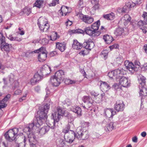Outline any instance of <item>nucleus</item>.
I'll use <instances>...</instances> for the list:
<instances>
[{"label":"nucleus","mask_w":147,"mask_h":147,"mask_svg":"<svg viewBox=\"0 0 147 147\" xmlns=\"http://www.w3.org/2000/svg\"><path fill=\"white\" fill-rule=\"evenodd\" d=\"M18 129L14 128L13 129L9 130L4 135L5 139L10 142L15 140L18 132Z\"/></svg>","instance_id":"obj_1"},{"label":"nucleus","mask_w":147,"mask_h":147,"mask_svg":"<svg viewBox=\"0 0 147 147\" xmlns=\"http://www.w3.org/2000/svg\"><path fill=\"white\" fill-rule=\"evenodd\" d=\"M37 53L38 59L40 62H43L46 59L47 57V51L45 48L41 47L39 49L31 52V53Z\"/></svg>","instance_id":"obj_2"},{"label":"nucleus","mask_w":147,"mask_h":147,"mask_svg":"<svg viewBox=\"0 0 147 147\" xmlns=\"http://www.w3.org/2000/svg\"><path fill=\"white\" fill-rule=\"evenodd\" d=\"M5 39V37L2 33L0 32V41L1 44V49L3 51L9 52L11 49V45L6 43Z\"/></svg>","instance_id":"obj_3"},{"label":"nucleus","mask_w":147,"mask_h":147,"mask_svg":"<svg viewBox=\"0 0 147 147\" xmlns=\"http://www.w3.org/2000/svg\"><path fill=\"white\" fill-rule=\"evenodd\" d=\"M65 111L59 107L57 109L52 113V116L54 121L58 122L61 119V116L65 114Z\"/></svg>","instance_id":"obj_4"},{"label":"nucleus","mask_w":147,"mask_h":147,"mask_svg":"<svg viewBox=\"0 0 147 147\" xmlns=\"http://www.w3.org/2000/svg\"><path fill=\"white\" fill-rule=\"evenodd\" d=\"M124 71L123 69H116L109 72L108 74V76L111 78H113L114 77L115 78L119 79L121 77V75L124 74Z\"/></svg>","instance_id":"obj_5"},{"label":"nucleus","mask_w":147,"mask_h":147,"mask_svg":"<svg viewBox=\"0 0 147 147\" xmlns=\"http://www.w3.org/2000/svg\"><path fill=\"white\" fill-rule=\"evenodd\" d=\"M76 15L82 21L88 24L91 23L94 21L93 18L87 15H84L81 13L78 12L76 13Z\"/></svg>","instance_id":"obj_6"},{"label":"nucleus","mask_w":147,"mask_h":147,"mask_svg":"<svg viewBox=\"0 0 147 147\" xmlns=\"http://www.w3.org/2000/svg\"><path fill=\"white\" fill-rule=\"evenodd\" d=\"M64 137L66 141L69 143H72L74 139L76 138L74 132L70 130L69 133H67L65 134Z\"/></svg>","instance_id":"obj_7"},{"label":"nucleus","mask_w":147,"mask_h":147,"mask_svg":"<svg viewBox=\"0 0 147 147\" xmlns=\"http://www.w3.org/2000/svg\"><path fill=\"white\" fill-rule=\"evenodd\" d=\"M131 19V17L129 15L126 14L122 18L119 22L118 24L123 27L125 26L129 22H130Z\"/></svg>","instance_id":"obj_8"},{"label":"nucleus","mask_w":147,"mask_h":147,"mask_svg":"<svg viewBox=\"0 0 147 147\" xmlns=\"http://www.w3.org/2000/svg\"><path fill=\"white\" fill-rule=\"evenodd\" d=\"M83 100L84 103V105L83 106L84 108L88 109L92 105L93 102L92 98L88 96H85L83 98Z\"/></svg>","instance_id":"obj_9"},{"label":"nucleus","mask_w":147,"mask_h":147,"mask_svg":"<svg viewBox=\"0 0 147 147\" xmlns=\"http://www.w3.org/2000/svg\"><path fill=\"white\" fill-rule=\"evenodd\" d=\"M121 78L120 80V84L123 86L125 87H127L130 85V82L128 78L122 77L121 75Z\"/></svg>","instance_id":"obj_10"},{"label":"nucleus","mask_w":147,"mask_h":147,"mask_svg":"<svg viewBox=\"0 0 147 147\" xmlns=\"http://www.w3.org/2000/svg\"><path fill=\"white\" fill-rule=\"evenodd\" d=\"M124 108V105L123 102L121 100L117 101L114 105V109L118 111H122Z\"/></svg>","instance_id":"obj_11"},{"label":"nucleus","mask_w":147,"mask_h":147,"mask_svg":"<svg viewBox=\"0 0 147 147\" xmlns=\"http://www.w3.org/2000/svg\"><path fill=\"white\" fill-rule=\"evenodd\" d=\"M100 88L103 92H106L110 89L111 87L109 84L105 82L100 81Z\"/></svg>","instance_id":"obj_12"},{"label":"nucleus","mask_w":147,"mask_h":147,"mask_svg":"<svg viewBox=\"0 0 147 147\" xmlns=\"http://www.w3.org/2000/svg\"><path fill=\"white\" fill-rule=\"evenodd\" d=\"M124 65L126 68L131 73L136 70L135 66L133 63L129 62L128 61H125Z\"/></svg>","instance_id":"obj_13"},{"label":"nucleus","mask_w":147,"mask_h":147,"mask_svg":"<svg viewBox=\"0 0 147 147\" xmlns=\"http://www.w3.org/2000/svg\"><path fill=\"white\" fill-rule=\"evenodd\" d=\"M61 81L55 76L51 77L50 79V82L54 86H57L61 83Z\"/></svg>","instance_id":"obj_14"},{"label":"nucleus","mask_w":147,"mask_h":147,"mask_svg":"<svg viewBox=\"0 0 147 147\" xmlns=\"http://www.w3.org/2000/svg\"><path fill=\"white\" fill-rule=\"evenodd\" d=\"M40 71L43 75H47L49 74L51 71L50 67L47 65H44L40 69Z\"/></svg>","instance_id":"obj_15"},{"label":"nucleus","mask_w":147,"mask_h":147,"mask_svg":"<svg viewBox=\"0 0 147 147\" xmlns=\"http://www.w3.org/2000/svg\"><path fill=\"white\" fill-rule=\"evenodd\" d=\"M36 121H33L30 124L28 127H26L24 129V131L25 132H30V131H33L34 129H36L35 128L34 126L35 122Z\"/></svg>","instance_id":"obj_16"},{"label":"nucleus","mask_w":147,"mask_h":147,"mask_svg":"<svg viewBox=\"0 0 147 147\" xmlns=\"http://www.w3.org/2000/svg\"><path fill=\"white\" fill-rule=\"evenodd\" d=\"M10 95L7 94L0 102V109L3 108L7 106L6 104L7 101L9 100L10 97Z\"/></svg>","instance_id":"obj_17"},{"label":"nucleus","mask_w":147,"mask_h":147,"mask_svg":"<svg viewBox=\"0 0 147 147\" xmlns=\"http://www.w3.org/2000/svg\"><path fill=\"white\" fill-rule=\"evenodd\" d=\"M138 25L144 32L146 33L147 31V25L145 22L142 21H139L138 23Z\"/></svg>","instance_id":"obj_18"},{"label":"nucleus","mask_w":147,"mask_h":147,"mask_svg":"<svg viewBox=\"0 0 147 147\" xmlns=\"http://www.w3.org/2000/svg\"><path fill=\"white\" fill-rule=\"evenodd\" d=\"M105 115L109 118L112 117L116 113L115 111H113V109H107L105 110Z\"/></svg>","instance_id":"obj_19"},{"label":"nucleus","mask_w":147,"mask_h":147,"mask_svg":"<svg viewBox=\"0 0 147 147\" xmlns=\"http://www.w3.org/2000/svg\"><path fill=\"white\" fill-rule=\"evenodd\" d=\"M84 45H86L85 48L89 51L92 49L94 46V42L91 40H88L87 42H84Z\"/></svg>","instance_id":"obj_20"},{"label":"nucleus","mask_w":147,"mask_h":147,"mask_svg":"<svg viewBox=\"0 0 147 147\" xmlns=\"http://www.w3.org/2000/svg\"><path fill=\"white\" fill-rule=\"evenodd\" d=\"M139 88L140 89L139 94L140 96L142 97L146 96L147 95V89L144 87V86H139Z\"/></svg>","instance_id":"obj_21"},{"label":"nucleus","mask_w":147,"mask_h":147,"mask_svg":"<svg viewBox=\"0 0 147 147\" xmlns=\"http://www.w3.org/2000/svg\"><path fill=\"white\" fill-rule=\"evenodd\" d=\"M138 80L139 85L141 86H145V78L141 74L139 75L138 76Z\"/></svg>","instance_id":"obj_22"},{"label":"nucleus","mask_w":147,"mask_h":147,"mask_svg":"<svg viewBox=\"0 0 147 147\" xmlns=\"http://www.w3.org/2000/svg\"><path fill=\"white\" fill-rule=\"evenodd\" d=\"M84 131L83 129L81 127L78 128L77 129V133L75 134L76 138L78 139L81 140V136H82Z\"/></svg>","instance_id":"obj_23"},{"label":"nucleus","mask_w":147,"mask_h":147,"mask_svg":"<svg viewBox=\"0 0 147 147\" xmlns=\"http://www.w3.org/2000/svg\"><path fill=\"white\" fill-rule=\"evenodd\" d=\"M59 12L60 14L63 16H65L69 13L68 7L64 6H62L61 10L59 11Z\"/></svg>","instance_id":"obj_24"},{"label":"nucleus","mask_w":147,"mask_h":147,"mask_svg":"<svg viewBox=\"0 0 147 147\" xmlns=\"http://www.w3.org/2000/svg\"><path fill=\"white\" fill-rule=\"evenodd\" d=\"M66 45L64 43H62L57 42L56 43V48L61 51L63 52L65 49Z\"/></svg>","instance_id":"obj_25"},{"label":"nucleus","mask_w":147,"mask_h":147,"mask_svg":"<svg viewBox=\"0 0 147 147\" xmlns=\"http://www.w3.org/2000/svg\"><path fill=\"white\" fill-rule=\"evenodd\" d=\"M71 110L73 112H75L78 116H81L82 110L79 107L74 106L71 108Z\"/></svg>","instance_id":"obj_26"},{"label":"nucleus","mask_w":147,"mask_h":147,"mask_svg":"<svg viewBox=\"0 0 147 147\" xmlns=\"http://www.w3.org/2000/svg\"><path fill=\"white\" fill-rule=\"evenodd\" d=\"M82 47V45L76 40H74L72 47L73 48L77 50L81 49Z\"/></svg>","instance_id":"obj_27"},{"label":"nucleus","mask_w":147,"mask_h":147,"mask_svg":"<svg viewBox=\"0 0 147 147\" xmlns=\"http://www.w3.org/2000/svg\"><path fill=\"white\" fill-rule=\"evenodd\" d=\"M85 32L88 34L90 36H94L96 33L91 27H87L85 29Z\"/></svg>","instance_id":"obj_28"},{"label":"nucleus","mask_w":147,"mask_h":147,"mask_svg":"<svg viewBox=\"0 0 147 147\" xmlns=\"http://www.w3.org/2000/svg\"><path fill=\"white\" fill-rule=\"evenodd\" d=\"M37 24L38 26L42 25V24H49L47 20L45 18L42 17H40L38 19Z\"/></svg>","instance_id":"obj_29"},{"label":"nucleus","mask_w":147,"mask_h":147,"mask_svg":"<svg viewBox=\"0 0 147 147\" xmlns=\"http://www.w3.org/2000/svg\"><path fill=\"white\" fill-rule=\"evenodd\" d=\"M124 30L123 27H119L115 30L114 34L116 36H120L124 34Z\"/></svg>","instance_id":"obj_30"},{"label":"nucleus","mask_w":147,"mask_h":147,"mask_svg":"<svg viewBox=\"0 0 147 147\" xmlns=\"http://www.w3.org/2000/svg\"><path fill=\"white\" fill-rule=\"evenodd\" d=\"M64 75V71L63 70H59L55 73V76L61 81Z\"/></svg>","instance_id":"obj_31"},{"label":"nucleus","mask_w":147,"mask_h":147,"mask_svg":"<svg viewBox=\"0 0 147 147\" xmlns=\"http://www.w3.org/2000/svg\"><path fill=\"white\" fill-rule=\"evenodd\" d=\"M31 9L28 7H25L24 8L21 10V11L20 13V15H22L24 14L28 15L31 13Z\"/></svg>","instance_id":"obj_32"},{"label":"nucleus","mask_w":147,"mask_h":147,"mask_svg":"<svg viewBox=\"0 0 147 147\" xmlns=\"http://www.w3.org/2000/svg\"><path fill=\"white\" fill-rule=\"evenodd\" d=\"M103 38L105 42L107 44L110 43L113 40V37L108 35H104L103 36Z\"/></svg>","instance_id":"obj_33"},{"label":"nucleus","mask_w":147,"mask_h":147,"mask_svg":"<svg viewBox=\"0 0 147 147\" xmlns=\"http://www.w3.org/2000/svg\"><path fill=\"white\" fill-rule=\"evenodd\" d=\"M28 137L30 143H32L33 142H34L36 141L35 136L33 133H30L28 135Z\"/></svg>","instance_id":"obj_34"},{"label":"nucleus","mask_w":147,"mask_h":147,"mask_svg":"<svg viewBox=\"0 0 147 147\" xmlns=\"http://www.w3.org/2000/svg\"><path fill=\"white\" fill-rule=\"evenodd\" d=\"M36 121L35 122L34 126L35 127H39L40 125L42 124V122L45 121V120H43L42 119L40 118L39 117H38V119L37 120H34L33 121Z\"/></svg>","instance_id":"obj_35"},{"label":"nucleus","mask_w":147,"mask_h":147,"mask_svg":"<svg viewBox=\"0 0 147 147\" xmlns=\"http://www.w3.org/2000/svg\"><path fill=\"white\" fill-rule=\"evenodd\" d=\"M56 121H54V120L50 121L48 122V126L49 127H50L52 129H54L57 127L58 126L55 125Z\"/></svg>","instance_id":"obj_36"},{"label":"nucleus","mask_w":147,"mask_h":147,"mask_svg":"<svg viewBox=\"0 0 147 147\" xmlns=\"http://www.w3.org/2000/svg\"><path fill=\"white\" fill-rule=\"evenodd\" d=\"M100 25V21L98 20L97 22L91 25V27L96 33V31L98 29Z\"/></svg>","instance_id":"obj_37"},{"label":"nucleus","mask_w":147,"mask_h":147,"mask_svg":"<svg viewBox=\"0 0 147 147\" xmlns=\"http://www.w3.org/2000/svg\"><path fill=\"white\" fill-rule=\"evenodd\" d=\"M49 108V105L48 104H47L44 106L42 111H41V114H44V117H46V113L48 112Z\"/></svg>","instance_id":"obj_38"},{"label":"nucleus","mask_w":147,"mask_h":147,"mask_svg":"<svg viewBox=\"0 0 147 147\" xmlns=\"http://www.w3.org/2000/svg\"><path fill=\"white\" fill-rule=\"evenodd\" d=\"M59 36H57V34L56 32H51L50 36V40L53 41L55 40L57 38H59Z\"/></svg>","instance_id":"obj_39"},{"label":"nucleus","mask_w":147,"mask_h":147,"mask_svg":"<svg viewBox=\"0 0 147 147\" xmlns=\"http://www.w3.org/2000/svg\"><path fill=\"white\" fill-rule=\"evenodd\" d=\"M38 26L40 30L43 31H47L49 27V24H42V25H40Z\"/></svg>","instance_id":"obj_40"},{"label":"nucleus","mask_w":147,"mask_h":147,"mask_svg":"<svg viewBox=\"0 0 147 147\" xmlns=\"http://www.w3.org/2000/svg\"><path fill=\"white\" fill-rule=\"evenodd\" d=\"M49 130V127L48 126H45L41 128L39 132L40 134L43 135L47 132Z\"/></svg>","instance_id":"obj_41"},{"label":"nucleus","mask_w":147,"mask_h":147,"mask_svg":"<svg viewBox=\"0 0 147 147\" xmlns=\"http://www.w3.org/2000/svg\"><path fill=\"white\" fill-rule=\"evenodd\" d=\"M89 51L86 48H84L79 53V54L81 55L84 56L87 55L89 53Z\"/></svg>","instance_id":"obj_42"},{"label":"nucleus","mask_w":147,"mask_h":147,"mask_svg":"<svg viewBox=\"0 0 147 147\" xmlns=\"http://www.w3.org/2000/svg\"><path fill=\"white\" fill-rule=\"evenodd\" d=\"M43 3V1L37 0L34 3V6L40 8L41 7Z\"/></svg>","instance_id":"obj_43"},{"label":"nucleus","mask_w":147,"mask_h":147,"mask_svg":"<svg viewBox=\"0 0 147 147\" xmlns=\"http://www.w3.org/2000/svg\"><path fill=\"white\" fill-rule=\"evenodd\" d=\"M71 124L72 125V124L71 123H69L67 126H66L63 129V132L65 133V134H66L67 133H69L70 130L69 129L70 128V127Z\"/></svg>","instance_id":"obj_44"},{"label":"nucleus","mask_w":147,"mask_h":147,"mask_svg":"<svg viewBox=\"0 0 147 147\" xmlns=\"http://www.w3.org/2000/svg\"><path fill=\"white\" fill-rule=\"evenodd\" d=\"M77 81L74 80H71L69 79H66L64 80V82L65 84L69 85L75 84Z\"/></svg>","instance_id":"obj_45"},{"label":"nucleus","mask_w":147,"mask_h":147,"mask_svg":"<svg viewBox=\"0 0 147 147\" xmlns=\"http://www.w3.org/2000/svg\"><path fill=\"white\" fill-rule=\"evenodd\" d=\"M81 139L84 140L87 139L89 137L88 131L86 130L84 131L82 136H81Z\"/></svg>","instance_id":"obj_46"},{"label":"nucleus","mask_w":147,"mask_h":147,"mask_svg":"<svg viewBox=\"0 0 147 147\" xmlns=\"http://www.w3.org/2000/svg\"><path fill=\"white\" fill-rule=\"evenodd\" d=\"M129 9H131L135 6L136 3L132 2H129L126 3Z\"/></svg>","instance_id":"obj_47"},{"label":"nucleus","mask_w":147,"mask_h":147,"mask_svg":"<svg viewBox=\"0 0 147 147\" xmlns=\"http://www.w3.org/2000/svg\"><path fill=\"white\" fill-rule=\"evenodd\" d=\"M34 77L35 78L34 79L36 80L37 82L40 81L42 78V76L37 73L34 75Z\"/></svg>","instance_id":"obj_48"},{"label":"nucleus","mask_w":147,"mask_h":147,"mask_svg":"<svg viewBox=\"0 0 147 147\" xmlns=\"http://www.w3.org/2000/svg\"><path fill=\"white\" fill-rule=\"evenodd\" d=\"M95 102L96 103H99L102 101V97L101 95H98V94L97 95H95Z\"/></svg>","instance_id":"obj_49"},{"label":"nucleus","mask_w":147,"mask_h":147,"mask_svg":"<svg viewBox=\"0 0 147 147\" xmlns=\"http://www.w3.org/2000/svg\"><path fill=\"white\" fill-rule=\"evenodd\" d=\"M107 127L108 131L112 130L114 128L113 123L112 122L110 123L107 125Z\"/></svg>","instance_id":"obj_50"},{"label":"nucleus","mask_w":147,"mask_h":147,"mask_svg":"<svg viewBox=\"0 0 147 147\" xmlns=\"http://www.w3.org/2000/svg\"><path fill=\"white\" fill-rule=\"evenodd\" d=\"M41 111H38V113L39 114V117L40 118L42 119L43 120H45V119L47 118V113H46V117H44V114H41Z\"/></svg>","instance_id":"obj_51"},{"label":"nucleus","mask_w":147,"mask_h":147,"mask_svg":"<svg viewBox=\"0 0 147 147\" xmlns=\"http://www.w3.org/2000/svg\"><path fill=\"white\" fill-rule=\"evenodd\" d=\"M115 61L117 63L120 64L123 61L122 57L121 56H120L117 57L115 60Z\"/></svg>","instance_id":"obj_52"},{"label":"nucleus","mask_w":147,"mask_h":147,"mask_svg":"<svg viewBox=\"0 0 147 147\" xmlns=\"http://www.w3.org/2000/svg\"><path fill=\"white\" fill-rule=\"evenodd\" d=\"M71 32L73 33H80L83 34L84 32V31L81 29H78L76 30H72L71 31Z\"/></svg>","instance_id":"obj_53"},{"label":"nucleus","mask_w":147,"mask_h":147,"mask_svg":"<svg viewBox=\"0 0 147 147\" xmlns=\"http://www.w3.org/2000/svg\"><path fill=\"white\" fill-rule=\"evenodd\" d=\"M101 53L102 57L103 56L104 57L105 59L107 58L108 55V51L107 50H104Z\"/></svg>","instance_id":"obj_54"},{"label":"nucleus","mask_w":147,"mask_h":147,"mask_svg":"<svg viewBox=\"0 0 147 147\" xmlns=\"http://www.w3.org/2000/svg\"><path fill=\"white\" fill-rule=\"evenodd\" d=\"M59 0H53L52 3L49 4V5L50 6H55L56 4L58 3Z\"/></svg>","instance_id":"obj_55"},{"label":"nucleus","mask_w":147,"mask_h":147,"mask_svg":"<svg viewBox=\"0 0 147 147\" xmlns=\"http://www.w3.org/2000/svg\"><path fill=\"white\" fill-rule=\"evenodd\" d=\"M119 47V45L117 44H114L113 45L109 47V48L111 50L113 49H114L118 48Z\"/></svg>","instance_id":"obj_56"},{"label":"nucleus","mask_w":147,"mask_h":147,"mask_svg":"<svg viewBox=\"0 0 147 147\" xmlns=\"http://www.w3.org/2000/svg\"><path fill=\"white\" fill-rule=\"evenodd\" d=\"M34 79L35 78H34V77H33V78H32L30 80V84L32 85H35L36 83L37 82L36 80Z\"/></svg>","instance_id":"obj_57"},{"label":"nucleus","mask_w":147,"mask_h":147,"mask_svg":"<svg viewBox=\"0 0 147 147\" xmlns=\"http://www.w3.org/2000/svg\"><path fill=\"white\" fill-rule=\"evenodd\" d=\"M19 31L18 32V33L21 35H23L24 34V31L22 30V28H18Z\"/></svg>","instance_id":"obj_58"},{"label":"nucleus","mask_w":147,"mask_h":147,"mask_svg":"<svg viewBox=\"0 0 147 147\" xmlns=\"http://www.w3.org/2000/svg\"><path fill=\"white\" fill-rule=\"evenodd\" d=\"M142 71H145L147 70V63H145L142 67Z\"/></svg>","instance_id":"obj_59"},{"label":"nucleus","mask_w":147,"mask_h":147,"mask_svg":"<svg viewBox=\"0 0 147 147\" xmlns=\"http://www.w3.org/2000/svg\"><path fill=\"white\" fill-rule=\"evenodd\" d=\"M123 8L124 10V13H127L128 12L129 9L126 4L125 5L123 6Z\"/></svg>","instance_id":"obj_60"},{"label":"nucleus","mask_w":147,"mask_h":147,"mask_svg":"<svg viewBox=\"0 0 147 147\" xmlns=\"http://www.w3.org/2000/svg\"><path fill=\"white\" fill-rule=\"evenodd\" d=\"M114 18V15L113 13H111L109 14V20H112Z\"/></svg>","instance_id":"obj_61"},{"label":"nucleus","mask_w":147,"mask_h":147,"mask_svg":"<svg viewBox=\"0 0 147 147\" xmlns=\"http://www.w3.org/2000/svg\"><path fill=\"white\" fill-rule=\"evenodd\" d=\"M21 93V90H20L18 89L15 91L14 94V95H19Z\"/></svg>","instance_id":"obj_62"},{"label":"nucleus","mask_w":147,"mask_h":147,"mask_svg":"<svg viewBox=\"0 0 147 147\" xmlns=\"http://www.w3.org/2000/svg\"><path fill=\"white\" fill-rule=\"evenodd\" d=\"M0 147H9L8 145L4 142L0 143Z\"/></svg>","instance_id":"obj_63"},{"label":"nucleus","mask_w":147,"mask_h":147,"mask_svg":"<svg viewBox=\"0 0 147 147\" xmlns=\"http://www.w3.org/2000/svg\"><path fill=\"white\" fill-rule=\"evenodd\" d=\"M142 16L144 18V20L147 22V12H143Z\"/></svg>","instance_id":"obj_64"}]
</instances>
